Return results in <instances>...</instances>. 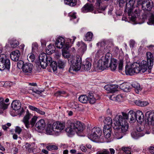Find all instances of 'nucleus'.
<instances>
[{"instance_id":"09e8293b","label":"nucleus","mask_w":154,"mask_h":154,"mask_svg":"<svg viewBox=\"0 0 154 154\" xmlns=\"http://www.w3.org/2000/svg\"><path fill=\"white\" fill-rule=\"evenodd\" d=\"M4 99L2 97H0V108L5 109L6 105L4 102Z\"/></svg>"},{"instance_id":"bf43d9fd","label":"nucleus","mask_w":154,"mask_h":154,"mask_svg":"<svg viewBox=\"0 0 154 154\" xmlns=\"http://www.w3.org/2000/svg\"><path fill=\"white\" fill-rule=\"evenodd\" d=\"M32 93H35L36 94H40L41 96H42V95L41 94L43 92V91L42 90H39L37 89H35L33 90H32Z\"/></svg>"},{"instance_id":"e2e57ef3","label":"nucleus","mask_w":154,"mask_h":154,"mask_svg":"<svg viewBox=\"0 0 154 154\" xmlns=\"http://www.w3.org/2000/svg\"><path fill=\"white\" fill-rule=\"evenodd\" d=\"M35 111L41 115H44L45 114V112L43 111L42 110L37 108Z\"/></svg>"},{"instance_id":"5701e85b","label":"nucleus","mask_w":154,"mask_h":154,"mask_svg":"<svg viewBox=\"0 0 154 154\" xmlns=\"http://www.w3.org/2000/svg\"><path fill=\"white\" fill-rule=\"evenodd\" d=\"M117 66V62L116 60L112 59L110 60V64L109 65H108V67L107 68L109 67L111 70L114 71L116 69Z\"/></svg>"},{"instance_id":"680f3d73","label":"nucleus","mask_w":154,"mask_h":154,"mask_svg":"<svg viewBox=\"0 0 154 154\" xmlns=\"http://www.w3.org/2000/svg\"><path fill=\"white\" fill-rule=\"evenodd\" d=\"M26 110H24L23 108H22L19 111L18 114L20 115V116L22 115H23L25 112H26Z\"/></svg>"},{"instance_id":"bb28decb","label":"nucleus","mask_w":154,"mask_h":154,"mask_svg":"<svg viewBox=\"0 0 154 154\" xmlns=\"http://www.w3.org/2000/svg\"><path fill=\"white\" fill-rule=\"evenodd\" d=\"M46 125V123L45 120L43 119H41L38 121L35 125V127L38 129H43Z\"/></svg>"},{"instance_id":"2f4dec72","label":"nucleus","mask_w":154,"mask_h":154,"mask_svg":"<svg viewBox=\"0 0 154 154\" xmlns=\"http://www.w3.org/2000/svg\"><path fill=\"white\" fill-rule=\"evenodd\" d=\"M107 52L108 50L106 49L103 47H101L100 48L97 52L96 54V57H99Z\"/></svg>"},{"instance_id":"ea45409f","label":"nucleus","mask_w":154,"mask_h":154,"mask_svg":"<svg viewBox=\"0 0 154 154\" xmlns=\"http://www.w3.org/2000/svg\"><path fill=\"white\" fill-rule=\"evenodd\" d=\"M76 0H64V2L65 4L71 6H73L76 5Z\"/></svg>"},{"instance_id":"aec40b11","label":"nucleus","mask_w":154,"mask_h":154,"mask_svg":"<svg viewBox=\"0 0 154 154\" xmlns=\"http://www.w3.org/2000/svg\"><path fill=\"white\" fill-rule=\"evenodd\" d=\"M20 55V51L17 50L12 52L10 54V57L13 61H17Z\"/></svg>"},{"instance_id":"c756f323","label":"nucleus","mask_w":154,"mask_h":154,"mask_svg":"<svg viewBox=\"0 0 154 154\" xmlns=\"http://www.w3.org/2000/svg\"><path fill=\"white\" fill-rule=\"evenodd\" d=\"M125 72L127 75H131L134 74V69L132 68V64L130 66L128 65L126 66Z\"/></svg>"},{"instance_id":"f257e3e1","label":"nucleus","mask_w":154,"mask_h":154,"mask_svg":"<svg viewBox=\"0 0 154 154\" xmlns=\"http://www.w3.org/2000/svg\"><path fill=\"white\" fill-rule=\"evenodd\" d=\"M122 113V116L116 115L113 119L115 135L118 139L123 137V135L128 131L129 127L127 122L128 114L124 112Z\"/></svg>"},{"instance_id":"4d7b16f0","label":"nucleus","mask_w":154,"mask_h":154,"mask_svg":"<svg viewBox=\"0 0 154 154\" xmlns=\"http://www.w3.org/2000/svg\"><path fill=\"white\" fill-rule=\"evenodd\" d=\"M66 92L64 91H58L55 93V95L57 96L62 95V94H65Z\"/></svg>"},{"instance_id":"f3484780","label":"nucleus","mask_w":154,"mask_h":154,"mask_svg":"<svg viewBox=\"0 0 154 154\" xmlns=\"http://www.w3.org/2000/svg\"><path fill=\"white\" fill-rule=\"evenodd\" d=\"M54 127L55 129L56 132L57 134L60 132L65 127V124L63 123H61L59 122H57L53 123Z\"/></svg>"},{"instance_id":"f704fd0d","label":"nucleus","mask_w":154,"mask_h":154,"mask_svg":"<svg viewBox=\"0 0 154 154\" xmlns=\"http://www.w3.org/2000/svg\"><path fill=\"white\" fill-rule=\"evenodd\" d=\"M88 96L86 95H82L80 96L79 98V101L81 103H87L88 102Z\"/></svg>"},{"instance_id":"f8f14e48","label":"nucleus","mask_w":154,"mask_h":154,"mask_svg":"<svg viewBox=\"0 0 154 154\" xmlns=\"http://www.w3.org/2000/svg\"><path fill=\"white\" fill-rule=\"evenodd\" d=\"M135 0H129L128 3H127L126 8L125 11L127 12L128 16H131L132 12L131 13L133 9L134 5L135 3Z\"/></svg>"},{"instance_id":"cd10ccee","label":"nucleus","mask_w":154,"mask_h":154,"mask_svg":"<svg viewBox=\"0 0 154 154\" xmlns=\"http://www.w3.org/2000/svg\"><path fill=\"white\" fill-rule=\"evenodd\" d=\"M11 106L13 109L17 110L20 108L21 103L19 100H15L12 102Z\"/></svg>"},{"instance_id":"6e6552de","label":"nucleus","mask_w":154,"mask_h":154,"mask_svg":"<svg viewBox=\"0 0 154 154\" xmlns=\"http://www.w3.org/2000/svg\"><path fill=\"white\" fill-rule=\"evenodd\" d=\"M1 60L0 63V70L3 71L5 69H9L10 62L9 59L7 58L5 55H2L0 56Z\"/></svg>"},{"instance_id":"4c0bfd02","label":"nucleus","mask_w":154,"mask_h":154,"mask_svg":"<svg viewBox=\"0 0 154 154\" xmlns=\"http://www.w3.org/2000/svg\"><path fill=\"white\" fill-rule=\"evenodd\" d=\"M134 103L136 105L140 106H146L149 104L147 101H142L139 100H135Z\"/></svg>"},{"instance_id":"a19ab883","label":"nucleus","mask_w":154,"mask_h":154,"mask_svg":"<svg viewBox=\"0 0 154 154\" xmlns=\"http://www.w3.org/2000/svg\"><path fill=\"white\" fill-rule=\"evenodd\" d=\"M93 35V33L90 32H88L85 35V40L86 41H91Z\"/></svg>"},{"instance_id":"393cba45","label":"nucleus","mask_w":154,"mask_h":154,"mask_svg":"<svg viewBox=\"0 0 154 154\" xmlns=\"http://www.w3.org/2000/svg\"><path fill=\"white\" fill-rule=\"evenodd\" d=\"M109 99L112 100L119 102L122 100L123 98V96L121 94H119L116 95L114 94H112L109 95Z\"/></svg>"},{"instance_id":"3c124183","label":"nucleus","mask_w":154,"mask_h":154,"mask_svg":"<svg viewBox=\"0 0 154 154\" xmlns=\"http://www.w3.org/2000/svg\"><path fill=\"white\" fill-rule=\"evenodd\" d=\"M118 87L117 85H111L110 87V93H113L117 91L116 89Z\"/></svg>"},{"instance_id":"a18cd8bd","label":"nucleus","mask_w":154,"mask_h":154,"mask_svg":"<svg viewBox=\"0 0 154 154\" xmlns=\"http://www.w3.org/2000/svg\"><path fill=\"white\" fill-rule=\"evenodd\" d=\"M35 55L32 53L29 54L27 56V59L29 62H33L35 60Z\"/></svg>"},{"instance_id":"7ed1b4c3","label":"nucleus","mask_w":154,"mask_h":154,"mask_svg":"<svg viewBox=\"0 0 154 154\" xmlns=\"http://www.w3.org/2000/svg\"><path fill=\"white\" fill-rule=\"evenodd\" d=\"M102 133V131L100 128L94 127L92 129L91 133L88 134V137L92 141L97 143H101L105 142H108L109 140L105 141L103 138H100Z\"/></svg>"},{"instance_id":"37998d69","label":"nucleus","mask_w":154,"mask_h":154,"mask_svg":"<svg viewBox=\"0 0 154 154\" xmlns=\"http://www.w3.org/2000/svg\"><path fill=\"white\" fill-rule=\"evenodd\" d=\"M66 62L63 61L61 60H59L58 61V66L60 68H63L65 65Z\"/></svg>"},{"instance_id":"b1692460","label":"nucleus","mask_w":154,"mask_h":154,"mask_svg":"<svg viewBox=\"0 0 154 154\" xmlns=\"http://www.w3.org/2000/svg\"><path fill=\"white\" fill-rule=\"evenodd\" d=\"M128 119L129 118L131 123H133L136 121V113L133 110L129 111L128 115Z\"/></svg>"},{"instance_id":"412c9836","label":"nucleus","mask_w":154,"mask_h":154,"mask_svg":"<svg viewBox=\"0 0 154 154\" xmlns=\"http://www.w3.org/2000/svg\"><path fill=\"white\" fill-rule=\"evenodd\" d=\"M93 6L91 4L87 3L82 8V11L83 13H87L93 11Z\"/></svg>"},{"instance_id":"774afa93","label":"nucleus","mask_w":154,"mask_h":154,"mask_svg":"<svg viewBox=\"0 0 154 154\" xmlns=\"http://www.w3.org/2000/svg\"><path fill=\"white\" fill-rule=\"evenodd\" d=\"M38 47V45L37 44H33L32 48L33 50L36 49Z\"/></svg>"},{"instance_id":"8fccbe9b","label":"nucleus","mask_w":154,"mask_h":154,"mask_svg":"<svg viewBox=\"0 0 154 154\" xmlns=\"http://www.w3.org/2000/svg\"><path fill=\"white\" fill-rule=\"evenodd\" d=\"M67 50L68 49L63 50V49H62V55L65 58H69L70 56H69V54L67 51Z\"/></svg>"},{"instance_id":"9b49d317","label":"nucleus","mask_w":154,"mask_h":154,"mask_svg":"<svg viewBox=\"0 0 154 154\" xmlns=\"http://www.w3.org/2000/svg\"><path fill=\"white\" fill-rule=\"evenodd\" d=\"M142 4V9L144 11H150L153 6V3L151 0H144Z\"/></svg>"},{"instance_id":"ddd939ff","label":"nucleus","mask_w":154,"mask_h":154,"mask_svg":"<svg viewBox=\"0 0 154 154\" xmlns=\"http://www.w3.org/2000/svg\"><path fill=\"white\" fill-rule=\"evenodd\" d=\"M39 58L41 67L43 69L45 68L47 66V63H46V54L42 53L40 54Z\"/></svg>"},{"instance_id":"9d476101","label":"nucleus","mask_w":154,"mask_h":154,"mask_svg":"<svg viewBox=\"0 0 154 154\" xmlns=\"http://www.w3.org/2000/svg\"><path fill=\"white\" fill-rule=\"evenodd\" d=\"M131 134L133 138L137 139L143 136L145 134V132L139 127L133 129Z\"/></svg>"},{"instance_id":"473e14b6","label":"nucleus","mask_w":154,"mask_h":154,"mask_svg":"<svg viewBox=\"0 0 154 154\" xmlns=\"http://www.w3.org/2000/svg\"><path fill=\"white\" fill-rule=\"evenodd\" d=\"M88 102H89L91 104H93L95 103L96 101V99L94 96V94L92 93H89L88 94Z\"/></svg>"},{"instance_id":"423d86ee","label":"nucleus","mask_w":154,"mask_h":154,"mask_svg":"<svg viewBox=\"0 0 154 154\" xmlns=\"http://www.w3.org/2000/svg\"><path fill=\"white\" fill-rule=\"evenodd\" d=\"M32 116V115L29 112L28 110L27 109L26 114L22 120V121L27 128H29L30 125L32 128L34 126L37 119V117L34 116L29 122V119Z\"/></svg>"},{"instance_id":"a878e982","label":"nucleus","mask_w":154,"mask_h":154,"mask_svg":"<svg viewBox=\"0 0 154 154\" xmlns=\"http://www.w3.org/2000/svg\"><path fill=\"white\" fill-rule=\"evenodd\" d=\"M91 63L86 60L84 64L82 66H81V68L82 70L84 71H88L91 68Z\"/></svg>"},{"instance_id":"de8ad7c7","label":"nucleus","mask_w":154,"mask_h":154,"mask_svg":"<svg viewBox=\"0 0 154 154\" xmlns=\"http://www.w3.org/2000/svg\"><path fill=\"white\" fill-rule=\"evenodd\" d=\"M122 150L126 154H131V149L128 147H122Z\"/></svg>"},{"instance_id":"13d9d810","label":"nucleus","mask_w":154,"mask_h":154,"mask_svg":"<svg viewBox=\"0 0 154 154\" xmlns=\"http://www.w3.org/2000/svg\"><path fill=\"white\" fill-rule=\"evenodd\" d=\"M53 62L52 61L51 58L47 55V58L46 59V63H47V65L48 64H50L51 63Z\"/></svg>"},{"instance_id":"4be33fe9","label":"nucleus","mask_w":154,"mask_h":154,"mask_svg":"<svg viewBox=\"0 0 154 154\" xmlns=\"http://www.w3.org/2000/svg\"><path fill=\"white\" fill-rule=\"evenodd\" d=\"M136 113V120L139 123H141L144 121V115L142 112L140 110L137 111Z\"/></svg>"},{"instance_id":"79ce46f5","label":"nucleus","mask_w":154,"mask_h":154,"mask_svg":"<svg viewBox=\"0 0 154 154\" xmlns=\"http://www.w3.org/2000/svg\"><path fill=\"white\" fill-rule=\"evenodd\" d=\"M147 23L149 25L154 24V15L153 14H151Z\"/></svg>"},{"instance_id":"864d4df0","label":"nucleus","mask_w":154,"mask_h":154,"mask_svg":"<svg viewBox=\"0 0 154 154\" xmlns=\"http://www.w3.org/2000/svg\"><path fill=\"white\" fill-rule=\"evenodd\" d=\"M22 131V129H21L20 127L17 126L15 127V132L17 134H20Z\"/></svg>"},{"instance_id":"052dcab7","label":"nucleus","mask_w":154,"mask_h":154,"mask_svg":"<svg viewBox=\"0 0 154 154\" xmlns=\"http://www.w3.org/2000/svg\"><path fill=\"white\" fill-rule=\"evenodd\" d=\"M111 86V85H106L104 87V88L105 89L108 91L110 93Z\"/></svg>"},{"instance_id":"6ab92c4d","label":"nucleus","mask_w":154,"mask_h":154,"mask_svg":"<svg viewBox=\"0 0 154 154\" xmlns=\"http://www.w3.org/2000/svg\"><path fill=\"white\" fill-rule=\"evenodd\" d=\"M54 128L53 124L52 125L51 124L48 125L46 129L47 134L52 135L57 134Z\"/></svg>"},{"instance_id":"603ef678","label":"nucleus","mask_w":154,"mask_h":154,"mask_svg":"<svg viewBox=\"0 0 154 154\" xmlns=\"http://www.w3.org/2000/svg\"><path fill=\"white\" fill-rule=\"evenodd\" d=\"M123 62L122 60H120L119 63L118 69L119 71L122 70L123 68Z\"/></svg>"},{"instance_id":"6e6d98bb","label":"nucleus","mask_w":154,"mask_h":154,"mask_svg":"<svg viewBox=\"0 0 154 154\" xmlns=\"http://www.w3.org/2000/svg\"><path fill=\"white\" fill-rule=\"evenodd\" d=\"M131 85L135 89L140 88L139 84L137 82L133 83Z\"/></svg>"},{"instance_id":"20e7f679","label":"nucleus","mask_w":154,"mask_h":154,"mask_svg":"<svg viewBox=\"0 0 154 154\" xmlns=\"http://www.w3.org/2000/svg\"><path fill=\"white\" fill-rule=\"evenodd\" d=\"M75 57L73 56H70L68 59V63L70 65V66L69 69V72L73 73V71H77L81 69V58L79 56H77L75 60Z\"/></svg>"},{"instance_id":"0e129e2a","label":"nucleus","mask_w":154,"mask_h":154,"mask_svg":"<svg viewBox=\"0 0 154 154\" xmlns=\"http://www.w3.org/2000/svg\"><path fill=\"white\" fill-rule=\"evenodd\" d=\"M135 43V42L133 40H131L129 42V45L131 48H133Z\"/></svg>"},{"instance_id":"39448f33","label":"nucleus","mask_w":154,"mask_h":154,"mask_svg":"<svg viewBox=\"0 0 154 154\" xmlns=\"http://www.w3.org/2000/svg\"><path fill=\"white\" fill-rule=\"evenodd\" d=\"M110 54L107 53L105 57L102 58L98 60V62L94 65V68L96 70H104L108 67V63L109 60L112 59L111 57H108L110 56Z\"/></svg>"},{"instance_id":"1a4fd4ad","label":"nucleus","mask_w":154,"mask_h":154,"mask_svg":"<svg viewBox=\"0 0 154 154\" xmlns=\"http://www.w3.org/2000/svg\"><path fill=\"white\" fill-rule=\"evenodd\" d=\"M150 63L148 61L146 60H142L140 64V66L141 69V72L142 73H144L148 69L149 73L151 72V69L152 68L153 65L151 66V67H150Z\"/></svg>"},{"instance_id":"49530a36","label":"nucleus","mask_w":154,"mask_h":154,"mask_svg":"<svg viewBox=\"0 0 154 154\" xmlns=\"http://www.w3.org/2000/svg\"><path fill=\"white\" fill-rule=\"evenodd\" d=\"M47 149L49 151L57 149V147L55 145H49L46 147Z\"/></svg>"},{"instance_id":"2eb2a0df","label":"nucleus","mask_w":154,"mask_h":154,"mask_svg":"<svg viewBox=\"0 0 154 154\" xmlns=\"http://www.w3.org/2000/svg\"><path fill=\"white\" fill-rule=\"evenodd\" d=\"M32 68L33 65L32 63H26L23 66V71L26 75H28L32 72Z\"/></svg>"},{"instance_id":"f03ea898","label":"nucleus","mask_w":154,"mask_h":154,"mask_svg":"<svg viewBox=\"0 0 154 154\" xmlns=\"http://www.w3.org/2000/svg\"><path fill=\"white\" fill-rule=\"evenodd\" d=\"M68 127L66 129V131L71 134H74L76 132L78 134L82 132L84 128L82 124L78 121H73L70 120L68 121Z\"/></svg>"},{"instance_id":"338daca9","label":"nucleus","mask_w":154,"mask_h":154,"mask_svg":"<svg viewBox=\"0 0 154 154\" xmlns=\"http://www.w3.org/2000/svg\"><path fill=\"white\" fill-rule=\"evenodd\" d=\"M96 154H110V153L108 151L105 149L102 152L97 153Z\"/></svg>"},{"instance_id":"7c9ffc66","label":"nucleus","mask_w":154,"mask_h":154,"mask_svg":"<svg viewBox=\"0 0 154 154\" xmlns=\"http://www.w3.org/2000/svg\"><path fill=\"white\" fill-rule=\"evenodd\" d=\"M140 67V64L137 63H134L132 64V68L134 69V74L142 72L141 69Z\"/></svg>"},{"instance_id":"5fc2aeb1","label":"nucleus","mask_w":154,"mask_h":154,"mask_svg":"<svg viewBox=\"0 0 154 154\" xmlns=\"http://www.w3.org/2000/svg\"><path fill=\"white\" fill-rule=\"evenodd\" d=\"M24 64V62L22 60H20L17 62V66L19 68H22L23 69Z\"/></svg>"},{"instance_id":"c03bdc74","label":"nucleus","mask_w":154,"mask_h":154,"mask_svg":"<svg viewBox=\"0 0 154 154\" xmlns=\"http://www.w3.org/2000/svg\"><path fill=\"white\" fill-rule=\"evenodd\" d=\"M50 65L52 68L54 72L56 71L57 69V65L56 62L53 61Z\"/></svg>"},{"instance_id":"0eeeda50","label":"nucleus","mask_w":154,"mask_h":154,"mask_svg":"<svg viewBox=\"0 0 154 154\" xmlns=\"http://www.w3.org/2000/svg\"><path fill=\"white\" fill-rule=\"evenodd\" d=\"M56 46L60 49L63 48V50L68 49L69 45L68 42H65V39L62 37H58L55 42Z\"/></svg>"},{"instance_id":"4468645a","label":"nucleus","mask_w":154,"mask_h":154,"mask_svg":"<svg viewBox=\"0 0 154 154\" xmlns=\"http://www.w3.org/2000/svg\"><path fill=\"white\" fill-rule=\"evenodd\" d=\"M112 127H107L106 126H104L103 129V133L105 138V139H104L105 140H109V142L111 141L110 140H106V139H108L110 137L112 133Z\"/></svg>"},{"instance_id":"72a5a7b5","label":"nucleus","mask_w":154,"mask_h":154,"mask_svg":"<svg viewBox=\"0 0 154 154\" xmlns=\"http://www.w3.org/2000/svg\"><path fill=\"white\" fill-rule=\"evenodd\" d=\"M147 56V61H148L150 63V67L153 65V55L150 52H148L146 53Z\"/></svg>"},{"instance_id":"a211bd4d","label":"nucleus","mask_w":154,"mask_h":154,"mask_svg":"<svg viewBox=\"0 0 154 154\" xmlns=\"http://www.w3.org/2000/svg\"><path fill=\"white\" fill-rule=\"evenodd\" d=\"M131 12H132L133 14H132L131 16L130 15L129 16V18L132 21H134L135 20V18L136 15H138L140 13L139 8L137 6L134 7Z\"/></svg>"},{"instance_id":"c85d7f7f","label":"nucleus","mask_w":154,"mask_h":154,"mask_svg":"<svg viewBox=\"0 0 154 154\" xmlns=\"http://www.w3.org/2000/svg\"><path fill=\"white\" fill-rule=\"evenodd\" d=\"M131 85L128 83H124L120 85L119 87L122 90L125 92L129 91L130 90L131 87L130 86Z\"/></svg>"},{"instance_id":"69168bd1","label":"nucleus","mask_w":154,"mask_h":154,"mask_svg":"<svg viewBox=\"0 0 154 154\" xmlns=\"http://www.w3.org/2000/svg\"><path fill=\"white\" fill-rule=\"evenodd\" d=\"M24 135L25 137L26 138H29L31 137V135L29 131H27L25 133Z\"/></svg>"},{"instance_id":"58836bf2","label":"nucleus","mask_w":154,"mask_h":154,"mask_svg":"<svg viewBox=\"0 0 154 154\" xmlns=\"http://www.w3.org/2000/svg\"><path fill=\"white\" fill-rule=\"evenodd\" d=\"M55 48L52 45H49L47 47V52L49 54L53 53L55 51Z\"/></svg>"},{"instance_id":"dca6fc26","label":"nucleus","mask_w":154,"mask_h":154,"mask_svg":"<svg viewBox=\"0 0 154 154\" xmlns=\"http://www.w3.org/2000/svg\"><path fill=\"white\" fill-rule=\"evenodd\" d=\"M145 117L147 118L149 124L154 125V112L148 111L145 114Z\"/></svg>"},{"instance_id":"c9c22d12","label":"nucleus","mask_w":154,"mask_h":154,"mask_svg":"<svg viewBox=\"0 0 154 154\" xmlns=\"http://www.w3.org/2000/svg\"><path fill=\"white\" fill-rule=\"evenodd\" d=\"M104 122L105 124L104 126H106L107 127H111L112 121L110 117H106L104 121Z\"/></svg>"},{"instance_id":"e433bc0d","label":"nucleus","mask_w":154,"mask_h":154,"mask_svg":"<svg viewBox=\"0 0 154 154\" xmlns=\"http://www.w3.org/2000/svg\"><path fill=\"white\" fill-rule=\"evenodd\" d=\"M10 43L11 47L13 48H16L19 44L18 41L14 38L11 39L10 41Z\"/></svg>"}]
</instances>
